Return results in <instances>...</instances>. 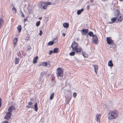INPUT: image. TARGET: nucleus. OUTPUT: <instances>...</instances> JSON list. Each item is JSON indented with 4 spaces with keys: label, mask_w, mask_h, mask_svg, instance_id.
Listing matches in <instances>:
<instances>
[{
    "label": "nucleus",
    "mask_w": 123,
    "mask_h": 123,
    "mask_svg": "<svg viewBox=\"0 0 123 123\" xmlns=\"http://www.w3.org/2000/svg\"><path fill=\"white\" fill-rule=\"evenodd\" d=\"M118 115V112L116 111H110L108 114L109 119L113 120L116 118Z\"/></svg>",
    "instance_id": "1"
},
{
    "label": "nucleus",
    "mask_w": 123,
    "mask_h": 123,
    "mask_svg": "<svg viewBox=\"0 0 123 123\" xmlns=\"http://www.w3.org/2000/svg\"><path fill=\"white\" fill-rule=\"evenodd\" d=\"M78 46V43L74 41V42L72 44L71 47L73 50L75 51L76 52L78 53L81 52L82 49L81 47L78 48L77 47Z\"/></svg>",
    "instance_id": "2"
},
{
    "label": "nucleus",
    "mask_w": 123,
    "mask_h": 123,
    "mask_svg": "<svg viewBox=\"0 0 123 123\" xmlns=\"http://www.w3.org/2000/svg\"><path fill=\"white\" fill-rule=\"evenodd\" d=\"M63 70L62 69L58 68L57 70V75L58 79L62 80L63 78Z\"/></svg>",
    "instance_id": "3"
},
{
    "label": "nucleus",
    "mask_w": 123,
    "mask_h": 123,
    "mask_svg": "<svg viewBox=\"0 0 123 123\" xmlns=\"http://www.w3.org/2000/svg\"><path fill=\"white\" fill-rule=\"evenodd\" d=\"M115 16L116 17V19L118 21H121L123 19V18L122 17V15L120 12H118L116 14Z\"/></svg>",
    "instance_id": "4"
},
{
    "label": "nucleus",
    "mask_w": 123,
    "mask_h": 123,
    "mask_svg": "<svg viewBox=\"0 0 123 123\" xmlns=\"http://www.w3.org/2000/svg\"><path fill=\"white\" fill-rule=\"evenodd\" d=\"M26 107H27L28 108H33L34 110L36 111H37V110H38V107L37 106V103H36L34 105V106L33 107V106L31 105H28L26 106Z\"/></svg>",
    "instance_id": "5"
},
{
    "label": "nucleus",
    "mask_w": 123,
    "mask_h": 123,
    "mask_svg": "<svg viewBox=\"0 0 123 123\" xmlns=\"http://www.w3.org/2000/svg\"><path fill=\"white\" fill-rule=\"evenodd\" d=\"M98 40V38L97 36L96 35H94V36L92 37V42L95 44H98L97 42Z\"/></svg>",
    "instance_id": "6"
},
{
    "label": "nucleus",
    "mask_w": 123,
    "mask_h": 123,
    "mask_svg": "<svg viewBox=\"0 0 123 123\" xmlns=\"http://www.w3.org/2000/svg\"><path fill=\"white\" fill-rule=\"evenodd\" d=\"M106 41L107 43L109 45H111L113 43L114 41L111 39V37H108L106 38Z\"/></svg>",
    "instance_id": "7"
},
{
    "label": "nucleus",
    "mask_w": 123,
    "mask_h": 123,
    "mask_svg": "<svg viewBox=\"0 0 123 123\" xmlns=\"http://www.w3.org/2000/svg\"><path fill=\"white\" fill-rule=\"evenodd\" d=\"M11 115L12 114L10 112H8L6 113V116H5L4 118L7 120H9V119L11 118Z\"/></svg>",
    "instance_id": "8"
},
{
    "label": "nucleus",
    "mask_w": 123,
    "mask_h": 123,
    "mask_svg": "<svg viewBox=\"0 0 123 123\" xmlns=\"http://www.w3.org/2000/svg\"><path fill=\"white\" fill-rule=\"evenodd\" d=\"M101 117L100 114H97L96 115L95 120L97 122L100 123V119Z\"/></svg>",
    "instance_id": "9"
},
{
    "label": "nucleus",
    "mask_w": 123,
    "mask_h": 123,
    "mask_svg": "<svg viewBox=\"0 0 123 123\" xmlns=\"http://www.w3.org/2000/svg\"><path fill=\"white\" fill-rule=\"evenodd\" d=\"M47 5L46 2H43L41 3V8L44 9H46L47 7Z\"/></svg>",
    "instance_id": "10"
},
{
    "label": "nucleus",
    "mask_w": 123,
    "mask_h": 123,
    "mask_svg": "<svg viewBox=\"0 0 123 123\" xmlns=\"http://www.w3.org/2000/svg\"><path fill=\"white\" fill-rule=\"evenodd\" d=\"M47 66L48 67L50 66L49 64H48L46 62H42L39 65V66Z\"/></svg>",
    "instance_id": "11"
},
{
    "label": "nucleus",
    "mask_w": 123,
    "mask_h": 123,
    "mask_svg": "<svg viewBox=\"0 0 123 123\" xmlns=\"http://www.w3.org/2000/svg\"><path fill=\"white\" fill-rule=\"evenodd\" d=\"M88 30L87 29H84L82 30L81 31V32L82 35H86L88 32Z\"/></svg>",
    "instance_id": "12"
},
{
    "label": "nucleus",
    "mask_w": 123,
    "mask_h": 123,
    "mask_svg": "<svg viewBox=\"0 0 123 123\" xmlns=\"http://www.w3.org/2000/svg\"><path fill=\"white\" fill-rule=\"evenodd\" d=\"M45 74V73L44 72H42L40 74V78L39 79V80L40 81L44 77H45L46 75L44 76V74Z\"/></svg>",
    "instance_id": "13"
},
{
    "label": "nucleus",
    "mask_w": 123,
    "mask_h": 123,
    "mask_svg": "<svg viewBox=\"0 0 123 123\" xmlns=\"http://www.w3.org/2000/svg\"><path fill=\"white\" fill-rule=\"evenodd\" d=\"M66 101L67 103L68 104L70 101L71 99V97L70 95H69L68 97H66Z\"/></svg>",
    "instance_id": "14"
},
{
    "label": "nucleus",
    "mask_w": 123,
    "mask_h": 123,
    "mask_svg": "<svg viewBox=\"0 0 123 123\" xmlns=\"http://www.w3.org/2000/svg\"><path fill=\"white\" fill-rule=\"evenodd\" d=\"M14 109V108L13 106H10L9 107L8 109V112H10L11 113L12 112L13 110Z\"/></svg>",
    "instance_id": "15"
},
{
    "label": "nucleus",
    "mask_w": 123,
    "mask_h": 123,
    "mask_svg": "<svg viewBox=\"0 0 123 123\" xmlns=\"http://www.w3.org/2000/svg\"><path fill=\"white\" fill-rule=\"evenodd\" d=\"M92 66L94 67V71L95 72L96 74H97V71L98 70V66L96 65H93Z\"/></svg>",
    "instance_id": "16"
},
{
    "label": "nucleus",
    "mask_w": 123,
    "mask_h": 123,
    "mask_svg": "<svg viewBox=\"0 0 123 123\" xmlns=\"http://www.w3.org/2000/svg\"><path fill=\"white\" fill-rule=\"evenodd\" d=\"M108 65L109 66L111 67H112L113 66V65L112 61L110 60L109 61L108 63Z\"/></svg>",
    "instance_id": "17"
},
{
    "label": "nucleus",
    "mask_w": 123,
    "mask_h": 123,
    "mask_svg": "<svg viewBox=\"0 0 123 123\" xmlns=\"http://www.w3.org/2000/svg\"><path fill=\"white\" fill-rule=\"evenodd\" d=\"M38 58V56H36L34 58L33 61V63H37Z\"/></svg>",
    "instance_id": "18"
},
{
    "label": "nucleus",
    "mask_w": 123,
    "mask_h": 123,
    "mask_svg": "<svg viewBox=\"0 0 123 123\" xmlns=\"http://www.w3.org/2000/svg\"><path fill=\"white\" fill-rule=\"evenodd\" d=\"M116 18H113L111 19V20L112 21L111 22L109 23L112 24L113 23H114L116 21Z\"/></svg>",
    "instance_id": "19"
},
{
    "label": "nucleus",
    "mask_w": 123,
    "mask_h": 123,
    "mask_svg": "<svg viewBox=\"0 0 123 123\" xmlns=\"http://www.w3.org/2000/svg\"><path fill=\"white\" fill-rule=\"evenodd\" d=\"M84 10V9L82 8L80 10H78L77 12V14L78 15L80 14L81 12L83 11Z\"/></svg>",
    "instance_id": "20"
},
{
    "label": "nucleus",
    "mask_w": 123,
    "mask_h": 123,
    "mask_svg": "<svg viewBox=\"0 0 123 123\" xmlns=\"http://www.w3.org/2000/svg\"><path fill=\"white\" fill-rule=\"evenodd\" d=\"M63 25L64 27L66 28H68L69 27V24L67 23H65L63 24Z\"/></svg>",
    "instance_id": "21"
},
{
    "label": "nucleus",
    "mask_w": 123,
    "mask_h": 123,
    "mask_svg": "<svg viewBox=\"0 0 123 123\" xmlns=\"http://www.w3.org/2000/svg\"><path fill=\"white\" fill-rule=\"evenodd\" d=\"M17 37L15 38L13 41V42L14 43V46H15V45H16V43H17Z\"/></svg>",
    "instance_id": "22"
},
{
    "label": "nucleus",
    "mask_w": 123,
    "mask_h": 123,
    "mask_svg": "<svg viewBox=\"0 0 123 123\" xmlns=\"http://www.w3.org/2000/svg\"><path fill=\"white\" fill-rule=\"evenodd\" d=\"M3 20L2 19L0 18V28L1 27L3 23Z\"/></svg>",
    "instance_id": "23"
},
{
    "label": "nucleus",
    "mask_w": 123,
    "mask_h": 123,
    "mask_svg": "<svg viewBox=\"0 0 123 123\" xmlns=\"http://www.w3.org/2000/svg\"><path fill=\"white\" fill-rule=\"evenodd\" d=\"M88 34L90 36H92V37L93 36H94V35H93V33L91 31L88 33Z\"/></svg>",
    "instance_id": "24"
},
{
    "label": "nucleus",
    "mask_w": 123,
    "mask_h": 123,
    "mask_svg": "<svg viewBox=\"0 0 123 123\" xmlns=\"http://www.w3.org/2000/svg\"><path fill=\"white\" fill-rule=\"evenodd\" d=\"M21 26L20 25H19L18 27V32H20L21 31Z\"/></svg>",
    "instance_id": "25"
},
{
    "label": "nucleus",
    "mask_w": 123,
    "mask_h": 123,
    "mask_svg": "<svg viewBox=\"0 0 123 123\" xmlns=\"http://www.w3.org/2000/svg\"><path fill=\"white\" fill-rule=\"evenodd\" d=\"M111 45V47L113 49H115L116 47V45L114 43V42H113V43Z\"/></svg>",
    "instance_id": "26"
},
{
    "label": "nucleus",
    "mask_w": 123,
    "mask_h": 123,
    "mask_svg": "<svg viewBox=\"0 0 123 123\" xmlns=\"http://www.w3.org/2000/svg\"><path fill=\"white\" fill-rule=\"evenodd\" d=\"M19 59L18 58H16L15 60V64H18L19 63Z\"/></svg>",
    "instance_id": "27"
},
{
    "label": "nucleus",
    "mask_w": 123,
    "mask_h": 123,
    "mask_svg": "<svg viewBox=\"0 0 123 123\" xmlns=\"http://www.w3.org/2000/svg\"><path fill=\"white\" fill-rule=\"evenodd\" d=\"M58 48H54L53 51V53H57L58 51Z\"/></svg>",
    "instance_id": "28"
},
{
    "label": "nucleus",
    "mask_w": 123,
    "mask_h": 123,
    "mask_svg": "<svg viewBox=\"0 0 123 123\" xmlns=\"http://www.w3.org/2000/svg\"><path fill=\"white\" fill-rule=\"evenodd\" d=\"M54 95V93H52L50 97V100H52L53 98Z\"/></svg>",
    "instance_id": "29"
},
{
    "label": "nucleus",
    "mask_w": 123,
    "mask_h": 123,
    "mask_svg": "<svg viewBox=\"0 0 123 123\" xmlns=\"http://www.w3.org/2000/svg\"><path fill=\"white\" fill-rule=\"evenodd\" d=\"M75 53L74 52H70L69 55L71 56H74L75 54Z\"/></svg>",
    "instance_id": "30"
},
{
    "label": "nucleus",
    "mask_w": 123,
    "mask_h": 123,
    "mask_svg": "<svg viewBox=\"0 0 123 123\" xmlns=\"http://www.w3.org/2000/svg\"><path fill=\"white\" fill-rule=\"evenodd\" d=\"M54 43V42H53L52 41H50L48 43V45H53Z\"/></svg>",
    "instance_id": "31"
},
{
    "label": "nucleus",
    "mask_w": 123,
    "mask_h": 123,
    "mask_svg": "<svg viewBox=\"0 0 123 123\" xmlns=\"http://www.w3.org/2000/svg\"><path fill=\"white\" fill-rule=\"evenodd\" d=\"M12 10L16 13V12L17 11L16 9L14 7H13L12 8Z\"/></svg>",
    "instance_id": "32"
},
{
    "label": "nucleus",
    "mask_w": 123,
    "mask_h": 123,
    "mask_svg": "<svg viewBox=\"0 0 123 123\" xmlns=\"http://www.w3.org/2000/svg\"><path fill=\"white\" fill-rule=\"evenodd\" d=\"M40 24V21H39L38 22H37L36 24V25L37 26H39Z\"/></svg>",
    "instance_id": "33"
},
{
    "label": "nucleus",
    "mask_w": 123,
    "mask_h": 123,
    "mask_svg": "<svg viewBox=\"0 0 123 123\" xmlns=\"http://www.w3.org/2000/svg\"><path fill=\"white\" fill-rule=\"evenodd\" d=\"M76 95L77 94L76 92H74L73 93V96L74 98H75L76 96Z\"/></svg>",
    "instance_id": "34"
},
{
    "label": "nucleus",
    "mask_w": 123,
    "mask_h": 123,
    "mask_svg": "<svg viewBox=\"0 0 123 123\" xmlns=\"http://www.w3.org/2000/svg\"><path fill=\"white\" fill-rule=\"evenodd\" d=\"M46 3V4H47V6H48V5H51V4H52L51 2H47Z\"/></svg>",
    "instance_id": "35"
},
{
    "label": "nucleus",
    "mask_w": 123,
    "mask_h": 123,
    "mask_svg": "<svg viewBox=\"0 0 123 123\" xmlns=\"http://www.w3.org/2000/svg\"><path fill=\"white\" fill-rule=\"evenodd\" d=\"M31 49V47L30 46H28L27 49V50L29 51Z\"/></svg>",
    "instance_id": "36"
},
{
    "label": "nucleus",
    "mask_w": 123,
    "mask_h": 123,
    "mask_svg": "<svg viewBox=\"0 0 123 123\" xmlns=\"http://www.w3.org/2000/svg\"><path fill=\"white\" fill-rule=\"evenodd\" d=\"M42 31L41 30H40V33L39 34V35L40 36H41V35L42 34Z\"/></svg>",
    "instance_id": "37"
},
{
    "label": "nucleus",
    "mask_w": 123,
    "mask_h": 123,
    "mask_svg": "<svg viewBox=\"0 0 123 123\" xmlns=\"http://www.w3.org/2000/svg\"><path fill=\"white\" fill-rule=\"evenodd\" d=\"M53 52L52 51V50H51L49 51V55H51L53 53Z\"/></svg>",
    "instance_id": "38"
},
{
    "label": "nucleus",
    "mask_w": 123,
    "mask_h": 123,
    "mask_svg": "<svg viewBox=\"0 0 123 123\" xmlns=\"http://www.w3.org/2000/svg\"><path fill=\"white\" fill-rule=\"evenodd\" d=\"M33 103L32 102H30L28 103V105H32Z\"/></svg>",
    "instance_id": "39"
},
{
    "label": "nucleus",
    "mask_w": 123,
    "mask_h": 123,
    "mask_svg": "<svg viewBox=\"0 0 123 123\" xmlns=\"http://www.w3.org/2000/svg\"><path fill=\"white\" fill-rule=\"evenodd\" d=\"M55 40H56V38H54V39H53V41H54L56 43V42H57V40H56L55 41Z\"/></svg>",
    "instance_id": "40"
},
{
    "label": "nucleus",
    "mask_w": 123,
    "mask_h": 123,
    "mask_svg": "<svg viewBox=\"0 0 123 123\" xmlns=\"http://www.w3.org/2000/svg\"><path fill=\"white\" fill-rule=\"evenodd\" d=\"M20 54H21V52H20V51H19V52H18V53H17V55H20Z\"/></svg>",
    "instance_id": "41"
},
{
    "label": "nucleus",
    "mask_w": 123,
    "mask_h": 123,
    "mask_svg": "<svg viewBox=\"0 0 123 123\" xmlns=\"http://www.w3.org/2000/svg\"><path fill=\"white\" fill-rule=\"evenodd\" d=\"M87 10H88L89 9L90 6H89L88 5L87 6Z\"/></svg>",
    "instance_id": "42"
},
{
    "label": "nucleus",
    "mask_w": 123,
    "mask_h": 123,
    "mask_svg": "<svg viewBox=\"0 0 123 123\" xmlns=\"http://www.w3.org/2000/svg\"><path fill=\"white\" fill-rule=\"evenodd\" d=\"M21 16L22 17H25V15H24L23 13H21Z\"/></svg>",
    "instance_id": "43"
},
{
    "label": "nucleus",
    "mask_w": 123,
    "mask_h": 123,
    "mask_svg": "<svg viewBox=\"0 0 123 123\" xmlns=\"http://www.w3.org/2000/svg\"><path fill=\"white\" fill-rule=\"evenodd\" d=\"M27 18H25V19H24V22H25V21H27Z\"/></svg>",
    "instance_id": "44"
},
{
    "label": "nucleus",
    "mask_w": 123,
    "mask_h": 123,
    "mask_svg": "<svg viewBox=\"0 0 123 123\" xmlns=\"http://www.w3.org/2000/svg\"><path fill=\"white\" fill-rule=\"evenodd\" d=\"M2 122L4 123H9L7 121H5L4 122Z\"/></svg>",
    "instance_id": "45"
},
{
    "label": "nucleus",
    "mask_w": 123,
    "mask_h": 123,
    "mask_svg": "<svg viewBox=\"0 0 123 123\" xmlns=\"http://www.w3.org/2000/svg\"><path fill=\"white\" fill-rule=\"evenodd\" d=\"M62 35L64 37L65 36V34L64 33H62Z\"/></svg>",
    "instance_id": "46"
},
{
    "label": "nucleus",
    "mask_w": 123,
    "mask_h": 123,
    "mask_svg": "<svg viewBox=\"0 0 123 123\" xmlns=\"http://www.w3.org/2000/svg\"><path fill=\"white\" fill-rule=\"evenodd\" d=\"M82 55H83V56L84 57H87L86 56H85L84 55V53H82Z\"/></svg>",
    "instance_id": "47"
},
{
    "label": "nucleus",
    "mask_w": 123,
    "mask_h": 123,
    "mask_svg": "<svg viewBox=\"0 0 123 123\" xmlns=\"http://www.w3.org/2000/svg\"><path fill=\"white\" fill-rule=\"evenodd\" d=\"M20 13H23V12H22V11H21V9H20Z\"/></svg>",
    "instance_id": "48"
},
{
    "label": "nucleus",
    "mask_w": 123,
    "mask_h": 123,
    "mask_svg": "<svg viewBox=\"0 0 123 123\" xmlns=\"http://www.w3.org/2000/svg\"><path fill=\"white\" fill-rule=\"evenodd\" d=\"M1 99L0 97V103H1Z\"/></svg>",
    "instance_id": "49"
},
{
    "label": "nucleus",
    "mask_w": 123,
    "mask_h": 123,
    "mask_svg": "<svg viewBox=\"0 0 123 123\" xmlns=\"http://www.w3.org/2000/svg\"><path fill=\"white\" fill-rule=\"evenodd\" d=\"M42 18H39V19H40V20H41Z\"/></svg>",
    "instance_id": "50"
},
{
    "label": "nucleus",
    "mask_w": 123,
    "mask_h": 123,
    "mask_svg": "<svg viewBox=\"0 0 123 123\" xmlns=\"http://www.w3.org/2000/svg\"><path fill=\"white\" fill-rule=\"evenodd\" d=\"M120 1H122V0H120Z\"/></svg>",
    "instance_id": "51"
},
{
    "label": "nucleus",
    "mask_w": 123,
    "mask_h": 123,
    "mask_svg": "<svg viewBox=\"0 0 123 123\" xmlns=\"http://www.w3.org/2000/svg\"><path fill=\"white\" fill-rule=\"evenodd\" d=\"M123 0H122V1Z\"/></svg>",
    "instance_id": "52"
}]
</instances>
